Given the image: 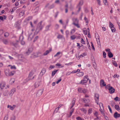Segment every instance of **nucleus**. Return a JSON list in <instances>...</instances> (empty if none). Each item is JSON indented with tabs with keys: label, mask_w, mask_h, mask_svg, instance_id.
<instances>
[{
	"label": "nucleus",
	"mask_w": 120,
	"mask_h": 120,
	"mask_svg": "<svg viewBox=\"0 0 120 120\" xmlns=\"http://www.w3.org/2000/svg\"><path fill=\"white\" fill-rule=\"evenodd\" d=\"M108 109H109L110 113H112V110L111 109V108L110 107V106L109 105H108Z\"/></svg>",
	"instance_id": "nucleus-44"
},
{
	"label": "nucleus",
	"mask_w": 120,
	"mask_h": 120,
	"mask_svg": "<svg viewBox=\"0 0 120 120\" xmlns=\"http://www.w3.org/2000/svg\"><path fill=\"white\" fill-rule=\"evenodd\" d=\"M87 82L86 81V80H85L83 79L81 80V81L79 83H78V84H84V83H86Z\"/></svg>",
	"instance_id": "nucleus-16"
},
{
	"label": "nucleus",
	"mask_w": 120,
	"mask_h": 120,
	"mask_svg": "<svg viewBox=\"0 0 120 120\" xmlns=\"http://www.w3.org/2000/svg\"><path fill=\"white\" fill-rule=\"evenodd\" d=\"M8 66H11L10 68L11 69H16V68L15 67V66L14 65H13V66H12L11 65H8Z\"/></svg>",
	"instance_id": "nucleus-28"
},
{
	"label": "nucleus",
	"mask_w": 120,
	"mask_h": 120,
	"mask_svg": "<svg viewBox=\"0 0 120 120\" xmlns=\"http://www.w3.org/2000/svg\"><path fill=\"white\" fill-rule=\"evenodd\" d=\"M31 34H30L29 36V39H30V40H31L33 38V36H32V37H31Z\"/></svg>",
	"instance_id": "nucleus-55"
},
{
	"label": "nucleus",
	"mask_w": 120,
	"mask_h": 120,
	"mask_svg": "<svg viewBox=\"0 0 120 120\" xmlns=\"http://www.w3.org/2000/svg\"><path fill=\"white\" fill-rule=\"evenodd\" d=\"M111 29L112 32H114L115 31V29L114 27L111 28Z\"/></svg>",
	"instance_id": "nucleus-46"
},
{
	"label": "nucleus",
	"mask_w": 120,
	"mask_h": 120,
	"mask_svg": "<svg viewBox=\"0 0 120 120\" xmlns=\"http://www.w3.org/2000/svg\"><path fill=\"white\" fill-rule=\"evenodd\" d=\"M54 4H52L49 7V8L50 9H52L54 7Z\"/></svg>",
	"instance_id": "nucleus-52"
},
{
	"label": "nucleus",
	"mask_w": 120,
	"mask_h": 120,
	"mask_svg": "<svg viewBox=\"0 0 120 120\" xmlns=\"http://www.w3.org/2000/svg\"><path fill=\"white\" fill-rule=\"evenodd\" d=\"M81 43L83 44H85V41L82 38L81 39Z\"/></svg>",
	"instance_id": "nucleus-57"
},
{
	"label": "nucleus",
	"mask_w": 120,
	"mask_h": 120,
	"mask_svg": "<svg viewBox=\"0 0 120 120\" xmlns=\"http://www.w3.org/2000/svg\"><path fill=\"white\" fill-rule=\"evenodd\" d=\"M55 27L56 29H57L59 27V25L58 24H56L55 25Z\"/></svg>",
	"instance_id": "nucleus-58"
},
{
	"label": "nucleus",
	"mask_w": 120,
	"mask_h": 120,
	"mask_svg": "<svg viewBox=\"0 0 120 120\" xmlns=\"http://www.w3.org/2000/svg\"><path fill=\"white\" fill-rule=\"evenodd\" d=\"M91 46L92 49L94 50H95V48H94V45H93V44L92 43V42H91Z\"/></svg>",
	"instance_id": "nucleus-45"
},
{
	"label": "nucleus",
	"mask_w": 120,
	"mask_h": 120,
	"mask_svg": "<svg viewBox=\"0 0 120 120\" xmlns=\"http://www.w3.org/2000/svg\"><path fill=\"white\" fill-rule=\"evenodd\" d=\"M84 29L86 30H83V32L84 34L85 35H87V32L88 33L90 32L89 29V28H87L86 30V29L85 28H84Z\"/></svg>",
	"instance_id": "nucleus-6"
},
{
	"label": "nucleus",
	"mask_w": 120,
	"mask_h": 120,
	"mask_svg": "<svg viewBox=\"0 0 120 120\" xmlns=\"http://www.w3.org/2000/svg\"><path fill=\"white\" fill-rule=\"evenodd\" d=\"M42 22V21H41L38 24L35 31L34 33V34H37L39 32L42 30L43 27L41 25Z\"/></svg>",
	"instance_id": "nucleus-1"
},
{
	"label": "nucleus",
	"mask_w": 120,
	"mask_h": 120,
	"mask_svg": "<svg viewBox=\"0 0 120 120\" xmlns=\"http://www.w3.org/2000/svg\"><path fill=\"white\" fill-rule=\"evenodd\" d=\"M52 49H50L49 50H47L43 54V55L44 56H46L51 51Z\"/></svg>",
	"instance_id": "nucleus-14"
},
{
	"label": "nucleus",
	"mask_w": 120,
	"mask_h": 120,
	"mask_svg": "<svg viewBox=\"0 0 120 120\" xmlns=\"http://www.w3.org/2000/svg\"><path fill=\"white\" fill-rule=\"evenodd\" d=\"M113 63L114 66H115L116 67H117V64L116 62L114 61Z\"/></svg>",
	"instance_id": "nucleus-64"
},
{
	"label": "nucleus",
	"mask_w": 120,
	"mask_h": 120,
	"mask_svg": "<svg viewBox=\"0 0 120 120\" xmlns=\"http://www.w3.org/2000/svg\"><path fill=\"white\" fill-rule=\"evenodd\" d=\"M24 14V11H21L19 13V15H20L23 16Z\"/></svg>",
	"instance_id": "nucleus-29"
},
{
	"label": "nucleus",
	"mask_w": 120,
	"mask_h": 120,
	"mask_svg": "<svg viewBox=\"0 0 120 120\" xmlns=\"http://www.w3.org/2000/svg\"><path fill=\"white\" fill-rule=\"evenodd\" d=\"M78 23H73V24L76 26L77 28H79L80 27Z\"/></svg>",
	"instance_id": "nucleus-31"
},
{
	"label": "nucleus",
	"mask_w": 120,
	"mask_h": 120,
	"mask_svg": "<svg viewBox=\"0 0 120 120\" xmlns=\"http://www.w3.org/2000/svg\"><path fill=\"white\" fill-rule=\"evenodd\" d=\"M115 108L118 111L120 110L119 106L118 105H116L115 106Z\"/></svg>",
	"instance_id": "nucleus-37"
},
{
	"label": "nucleus",
	"mask_w": 120,
	"mask_h": 120,
	"mask_svg": "<svg viewBox=\"0 0 120 120\" xmlns=\"http://www.w3.org/2000/svg\"><path fill=\"white\" fill-rule=\"evenodd\" d=\"M84 10L86 13H88L89 12V11L87 8H84Z\"/></svg>",
	"instance_id": "nucleus-54"
},
{
	"label": "nucleus",
	"mask_w": 120,
	"mask_h": 120,
	"mask_svg": "<svg viewBox=\"0 0 120 120\" xmlns=\"http://www.w3.org/2000/svg\"><path fill=\"white\" fill-rule=\"evenodd\" d=\"M76 119L77 120H84L83 118H82L79 116H78L76 117Z\"/></svg>",
	"instance_id": "nucleus-33"
},
{
	"label": "nucleus",
	"mask_w": 120,
	"mask_h": 120,
	"mask_svg": "<svg viewBox=\"0 0 120 120\" xmlns=\"http://www.w3.org/2000/svg\"><path fill=\"white\" fill-rule=\"evenodd\" d=\"M97 2L98 3V4L99 5V6H100L101 5V3H100V0H96Z\"/></svg>",
	"instance_id": "nucleus-62"
},
{
	"label": "nucleus",
	"mask_w": 120,
	"mask_h": 120,
	"mask_svg": "<svg viewBox=\"0 0 120 120\" xmlns=\"http://www.w3.org/2000/svg\"><path fill=\"white\" fill-rule=\"evenodd\" d=\"M74 110V109L73 108L71 111L70 113V115L69 116V117H70L71 116L72 113L73 112Z\"/></svg>",
	"instance_id": "nucleus-26"
},
{
	"label": "nucleus",
	"mask_w": 120,
	"mask_h": 120,
	"mask_svg": "<svg viewBox=\"0 0 120 120\" xmlns=\"http://www.w3.org/2000/svg\"><path fill=\"white\" fill-rule=\"evenodd\" d=\"M38 38V36H36L34 38L33 42H34L36 41Z\"/></svg>",
	"instance_id": "nucleus-63"
},
{
	"label": "nucleus",
	"mask_w": 120,
	"mask_h": 120,
	"mask_svg": "<svg viewBox=\"0 0 120 120\" xmlns=\"http://www.w3.org/2000/svg\"><path fill=\"white\" fill-rule=\"evenodd\" d=\"M15 107V105H13L12 106H11V105H8L7 106V108H9L10 109L13 110H14Z\"/></svg>",
	"instance_id": "nucleus-10"
},
{
	"label": "nucleus",
	"mask_w": 120,
	"mask_h": 120,
	"mask_svg": "<svg viewBox=\"0 0 120 120\" xmlns=\"http://www.w3.org/2000/svg\"><path fill=\"white\" fill-rule=\"evenodd\" d=\"M51 24H49L46 26L45 27V31H47L49 30V28L51 26Z\"/></svg>",
	"instance_id": "nucleus-11"
},
{
	"label": "nucleus",
	"mask_w": 120,
	"mask_h": 120,
	"mask_svg": "<svg viewBox=\"0 0 120 120\" xmlns=\"http://www.w3.org/2000/svg\"><path fill=\"white\" fill-rule=\"evenodd\" d=\"M83 89L79 88L78 89V91L80 93H82V92L83 91Z\"/></svg>",
	"instance_id": "nucleus-39"
},
{
	"label": "nucleus",
	"mask_w": 120,
	"mask_h": 120,
	"mask_svg": "<svg viewBox=\"0 0 120 120\" xmlns=\"http://www.w3.org/2000/svg\"><path fill=\"white\" fill-rule=\"evenodd\" d=\"M75 32V30L74 29H72L71 30V32H70L71 34H73Z\"/></svg>",
	"instance_id": "nucleus-50"
},
{
	"label": "nucleus",
	"mask_w": 120,
	"mask_h": 120,
	"mask_svg": "<svg viewBox=\"0 0 120 120\" xmlns=\"http://www.w3.org/2000/svg\"><path fill=\"white\" fill-rule=\"evenodd\" d=\"M61 53V52H58L54 56V57H55L56 56H57L58 55H59Z\"/></svg>",
	"instance_id": "nucleus-51"
},
{
	"label": "nucleus",
	"mask_w": 120,
	"mask_h": 120,
	"mask_svg": "<svg viewBox=\"0 0 120 120\" xmlns=\"http://www.w3.org/2000/svg\"><path fill=\"white\" fill-rule=\"evenodd\" d=\"M108 54L109 57L110 58L112 57L113 56L112 54L110 51L108 52Z\"/></svg>",
	"instance_id": "nucleus-18"
},
{
	"label": "nucleus",
	"mask_w": 120,
	"mask_h": 120,
	"mask_svg": "<svg viewBox=\"0 0 120 120\" xmlns=\"http://www.w3.org/2000/svg\"><path fill=\"white\" fill-rule=\"evenodd\" d=\"M46 72V70L45 68L43 69L40 73V75L41 77Z\"/></svg>",
	"instance_id": "nucleus-7"
},
{
	"label": "nucleus",
	"mask_w": 120,
	"mask_h": 120,
	"mask_svg": "<svg viewBox=\"0 0 120 120\" xmlns=\"http://www.w3.org/2000/svg\"><path fill=\"white\" fill-rule=\"evenodd\" d=\"M100 85H102V86H106V84L104 82V80L102 79L101 80H100Z\"/></svg>",
	"instance_id": "nucleus-13"
},
{
	"label": "nucleus",
	"mask_w": 120,
	"mask_h": 120,
	"mask_svg": "<svg viewBox=\"0 0 120 120\" xmlns=\"http://www.w3.org/2000/svg\"><path fill=\"white\" fill-rule=\"evenodd\" d=\"M99 98V95L98 94H95L94 98L95 99L96 102L97 104H98V101Z\"/></svg>",
	"instance_id": "nucleus-3"
},
{
	"label": "nucleus",
	"mask_w": 120,
	"mask_h": 120,
	"mask_svg": "<svg viewBox=\"0 0 120 120\" xmlns=\"http://www.w3.org/2000/svg\"><path fill=\"white\" fill-rule=\"evenodd\" d=\"M114 116L115 118L120 117V114L118 113L117 112H116L114 114Z\"/></svg>",
	"instance_id": "nucleus-8"
},
{
	"label": "nucleus",
	"mask_w": 120,
	"mask_h": 120,
	"mask_svg": "<svg viewBox=\"0 0 120 120\" xmlns=\"http://www.w3.org/2000/svg\"><path fill=\"white\" fill-rule=\"evenodd\" d=\"M15 82V80L14 79H11L9 81L10 84H12L13 83Z\"/></svg>",
	"instance_id": "nucleus-25"
},
{
	"label": "nucleus",
	"mask_w": 120,
	"mask_h": 120,
	"mask_svg": "<svg viewBox=\"0 0 120 120\" xmlns=\"http://www.w3.org/2000/svg\"><path fill=\"white\" fill-rule=\"evenodd\" d=\"M17 8L16 7H15L13 8L12 10V11H11V13H12Z\"/></svg>",
	"instance_id": "nucleus-41"
},
{
	"label": "nucleus",
	"mask_w": 120,
	"mask_h": 120,
	"mask_svg": "<svg viewBox=\"0 0 120 120\" xmlns=\"http://www.w3.org/2000/svg\"><path fill=\"white\" fill-rule=\"evenodd\" d=\"M86 53H82L81 55H80L79 56V57H83L84 56H86Z\"/></svg>",
	"instance_id": "nucleus-30"
},
{
	"label": "nucleus",
	"mask_w": 120,
	"mask_h": 120,
	"mask_svg": "<svg viewBox=\"0 0 120 120\" xmlns=\"http://www.w3.org/2000/svg\"><path fill=\"white\" fill-rule=\"evenodd\" d=\"M111 87L110 86V85L109 84L106 86L105 88L106 89H109L110 88V87Z\"/></svg>",
	"instance_id": "nucleus-56"
},
{
	"label": "nucleus",
	"mask_w": 120,
	"mask_h": 120,
	"mask_svg": "<svg viewBox=\"0 0 120 120\" xmlns=\"http://www.w3.org/2000/svg\"><path fill=\"white\" fill-rule=\"evenodd\" d=\"M11 44L13 45L16 47L18 45V43H17L16 42H12L11 43Z\"/></svg>",
	"instance_id": "nucleus-22"
},
{
	"label": "nucleus",
	"mask_w": 120,
	"mask_h": 120,
	"mask_svg": "<svg viewBox=\"0 0 120 120\" xmlns=\"http://www.w3.org/2000/svg\"><path fill=\"white\" fill-rule=\"evenodd\" d=\"M110 87V88L109 89V91L110 93V94H112L115 91V90L113 88L112 86H111V87Z\"/></svg>",
	"instance_id": "nucleus-9"
},
{
	"label": "nucleus",
	"mask_w": 120,
	"mask_h": 120,
	"mask_svg": "<svg viewBox=\"0 0 120 120\" xmlns=\"http://www.w3.org/2000/svg\"><path fill=\"white\" fill-rule=\"evenodd\" d=\"M80 109L85 113H86V110L84 108Z\"/></svg>",
	"instance_id": "nucleus-27"
},
{
	"label": "nucleus",
	"mask_w": 120,
	"mask_h": 120,
	"mask_svg": "<svg viewBox=\"0 0 120 120\" xmlns=\"http://www.w3.org/2000/svg\"><path fill=\"white\" fill-rule=\"evenodd\" d=\"M30 49H28V51L27 52H26V53L27 54H28L29 53H30V52H31V51L30 50Z\"/></svg>",
	"instance_id": "nucleus-61"
},
{
	"label": "nucleus",
	"mask_w": 120,
	"mask_h": 120,
	"mask_svg": "<svg viewBox=\"0 0 120 120\" xmlns=\"http://www.w3.org/2000/svg\"><path fill=\"white\" fill-rule=\"evenodd\" d=\"M23 37L22 35H20L19 37V40L21 41L20 43L21 45H24L25 44V42L23 40Z\"/></svg>",
	"instance_id": "nucleus-2"
},
{
	"label": "nucleus",
	"mask_w": 120,
	"mask_h": 120,
	"mask_svg": "<svg viewBox=\"0 0 120 120\" xmlns=\"http://www.w3.org/2000/svg\"><path fill=\"white\" fill-rule=\"evenodd\" d=\"M109 26L111 28L113 27V25L111 22H109Z\"/></svg>",
	"instance_id": "nucleus-47"
},
{
	"label": "nucleus",
	"mask_w": 120,
	"mask_h": 120,
	"mask_svg": "<svg viewBox=\"0 0 120 120\" xmlns=\"http://www.w3.org/2000/svg\"><path fill=\"white\" fill-rule=\"evenodd\" d=\"M43 90L42 89H40L38 90L36 93V96L37 97L40 96L42 94Z\"/></svg>",
	"instance_id": "nucleus-4"
},
{
	"label": "nucleus",
	"mask_w": 120,
	"mask_h": 120,
	"mask_svg": "<svg viewBox=\"0 0 120 120\" xmlns=\"http://www.w3.org/2000/svg\"><path fill=\"white\" fill-rule=\"evenodd\" d=\"M71 39L72 40L75 39L76 38V36L74 35H73L71 36L70 37Z\"/></svg>",
	"instance_id": "nucleus-36"
},
{
	"label": "nucleus",
	"mask_w": 120,
	"mask_h": 120,
	"mask_svg": "<svg viewBox=\"0 0 120 120\" xmlns=\"http://www.w3.org/2000/svg\"><path fill=\"white\" fill-rule=\"evenodd\" d=\"M83 102L85 103H88L90 101L89 99H86L85 98H83Z\"/></svg>",
	"instance_id": "nucleus-19"
},
{
	"label": "nucleus",
	"mask_w": 120,
	"mask_h": 120,
	"mask_svg": "<svg viewBox=\"0 0 120 120\" xmlns=\"http://www.w3.org/2000/svg\"><path fill=\"white\" fill-rule=\"evenodd\" d=\"M40 84V82L37 81L35 83L34 85V86L35 88H37L39 86Z\"/></svg>",
	"instance_id": "nucleus-12"
},
{
	"label": "nucleus",
	"mask_w": 120,
	"mask_h": 120,
	"mask_svg": "<svg viewBox=\"0 0 120 120\" xmlns=\"http://www.w3.org/2000/svg\"><path fill=\"white\" fill-rule=\"evenodd\" d=\"M15 73L14 71H11L10 73H9V76H12L14 75Z\"/></svg>",
	"instance_id": "nucleus-35"
},
{
	"label": "nucleus",
	"mask_w": 120,
	"mask_h": 120,
	"mask_svg": "<svg viewBox=\"0 0 120 120\" xmlns=\"http://www.w3.org/2000/svg\"><path fill=\"white\" fill-rule=\"evenodd\" d=\"M92 110L91 109H90L88 110V113L89 114H90L92 113Z\"/></svg>",
	"instance_id": "nucleus-34"
},
{
	"label": "nucleus",
	"mask_w": 120,
	"mask_h": 120,
	"mask_svg": "<svg viewBox=\"0 0 120 120\" xmlns=\"http://www.w3.org/2000/svg\"><path fill=\"white\" fill-rule=\"evenodd\" d=\"M83 74V73L82 72H80L76 74V75L79 77L82 76Z\"/></svg>",
	"instance_id": "nucleus-15"
},
{
	"label": "nucleus",
	"mask_w": 120,
	"mask_h": 120,
	"mask_svg": "<svg viewBox=\"0 0 120 120\" xmlns=\"http://www.w3.org/2000/svg\"><path fill=\"white\" fill-rule=\"evenodd\" d=\"M5 75L7 76H9V72L8 71H5Z\"/></svg>",
	"instance_id": "nucleus-53"
},
{
	"label": "nucleus",
	"mask_w": 120,
	"mask_h": 120,
	"mask_svg": "<svg viewBox=\"0 0 120 120\" xmlns=\"http://www.w3.org/2000/svg\"><path fill=\"white\" fill-rule=\"evenodd\" d=\"M72 20L73 21V23H78V20L77 18H73L72 19Z\"/></svg>",
	"instance_id": "nucleus-17"
},
{
	"label": "nucleus",
	"mask_w": 120,
	"mask_h": 120,
	"mask_svg": "<svg viewBox=\"0 0 120 120\" xmlns=\"http://www.w3.org/2000/svg\"><path fill=\"white\" fill-rule=\"evenodd\" d=\"M114 100L116 101H120V98H118L117 97H116L114 99Z\"/></svg>",
	"instance_id": "nucleus-40"
},
{
	"label": "nucleus",
	"mask_w": 120,
	"mask_h": 120,
	"mask_svg": "<svg viewBox=\"0 0 120 120\" xmlns=\"http://www.w3.org/2000/svg\"><path fill=\"white\" fill-rule=\"evenodd\" d=\"M83 4V2L82 1H80L79 4L77 5V7L80 6V7Z\"/></svg>",
	"instance_id": "nucleus-32"
},
{
	"label": "nucleus",
	"mask_w": 120,
	"mask_h": 120,
	"mask_svg": "<svg viewBox=\"0 0 120 120\" xmlns=\"http://www.w3.org/2000/svg\"><path fill=\"white\" fill-rule=\"evenodd\" d=\"M88 76L87 75H86L83 78V79L85 80H86V81L87 82V81L89 79L88 78Z\"/></svg>",
	"instance_id": "nucleus-24"
},
{
	"label": "nucleus",
	"mask_w": 120,
	"mask_h": 120,
	"mask_svg": "<svg viewBox=\"0 0 120 120\" xmlns=\"http://www.w3.org/2000/svg\"><path fill=\"white\" fill-rule=\"evenodd\" d=\"M59 109L58 108H56L54 111V112H57L58 111Z\"/></svg>",
	"instance_id": "nucleus-59"
},
{
	"label": "nucleus",
	"mask_w": 120,
	"mask_h": 120,
	"mask_svg": "<svg viewBox=\"0 0 120 120\" xmlns=\"http://www.w3.org/2000/svg\"><path fill=\"white\" fill-rule=\"evenodd\" d=\"M98 39H97V42L98 44V45H100V41L99 39V36H98L97 37Z\"/></svg>",
	"instance_id": "nucleus-23"
},
{
	"label": "nucleus",
	"mask_w": 120,
	"mask_h": 120,
	"mask_svg": "<svg viewBox=\"0 0 120 120\" xmlns=\"http://www.w3.org/2000/svg\"><path fill=\"white\" fill-rule=\"evenodd\" d=\"M5 85V82L3 81H2L0 83V88L1 89H4Z\"/></svg>",
	"instance_id": "nucleus-5"
},
{
	"label": "nucleus",
	"mask_w": 120,
	"mask_h": 120,
	"mask_svg": "<svg viewBox=\"0 0 120 120\" xmlns=\"http://www.w3.org/2000/svg\"><path fill=\"white\" fill-rule=\"evenodd\" d=\"M106 56V53L105 52H103V56L104 58H105Z\"/></svg>",
	"instance_id": "nucleus-60"
},
{
	"label": "nucleus",
	"mask_w": 120,
	"mask_h": 120,
	"mask_svg": "<svg viewBox=\"0 0 120 120\" xmlns=\"http://www.w3.org/2000/svg\"><path fill=\"white\" fill-rule=\"evenodd\" d=\"M58 71V70H57L55 71H52V76H54Z\"/></svg>",
	"instance_id": "nucleus-21"
},
{
	"label": "nucleus",
	"mask_w": 120,
	"mask_h": 120,
	"mask_svg": "<svg viewBox=\"0 0 120 120\" xmlns=\"http://www.w3.org/2000/svg\"><path fill=\"white\" fill-rule=\"evenodd\" d=\"M83 90L82 92V93H83L85 94L87 93V90L86 89H83Z\"/></svg>",
	"instance_id": "nucleus-48"
},
{
	"label": "nucleus",
	"mask_w": 120,
	"mask_h": 120,
	"mask_svg": "<svg viewBox=\"0 0 120 120\" xmlns=\"http://www.w3.org/2000/svg\"><path fill=\"white\" fill-rule=\"evenodd\" d=\"M3 42L4 44H7L8 43V41L6 39L4 40L3 41Z\"/></svg>",
	"instance_id": "nucleus-38"
},
{
	"label": "nucleus",
	"mask_w": 120,
	"mask_h": 120,
	"mask_svg": "<svg viewBox=\"0 0 120 120\" xmlns=\"http://www.w3.org/2000/svg\"><path fill=\"white\" fill-rule=\"evenodd\" d=\"M15 117L14 116H13L11 117L10 120H15Z\"/></svg>",
	"instance_id": "nucleus-43"
},
{
	"label": "nucleus",
	"mask_w": 120,
	"mask_h": 120,
	"mask_svg": "<svg viewBox=\"0 0 120 120\" xmlns=\"http://www.w3.org/2000/svg\"><path fill=\"white\" fill-rule=\"evenodd\" d=\"M76 101V99L75 98H73L71 102V105L74 106L75 105Z\"/></svg>",
	"instance_id": "nucleus-20"
},
{
	"label": "nucleus",
	"mask_w": 120,
	"mask_h": 120,
	"mask_svg": "<svg viewBox=\"0 0 120 120\" xmlns=\"http://www.w3.org/2000/svg\"><path fill=\"white\" fill-rule=\"evenodd\" d=\"M63 36L59 34L57 36V38L58 39H61L62 38Z\"/></svg>",
	"instance_id": "nucleus-42"
},
{
	"label": "nucleus",
	"mask_w": 120,
	"mask_h": 120,
	"mask_svg": "<svg viewBox=\"0 0 120 120\" xmlns=\"http://www.w3.org/2000/svg\"><path fill=\"white\" fill-rule=\"evenodd\" d=\"M9 33H4V36L5 37H7L9 35Z\"/></svg>",
	"instance_id": "nucleus-49"
}]
</instances>
